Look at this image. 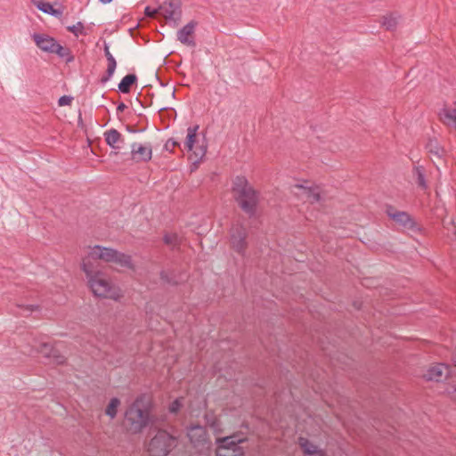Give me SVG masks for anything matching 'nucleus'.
Returning <instances> with one entry per match:
<instances>
[{
    "instance_id": "473e14b6",
    "label": "nucleus",
    "mask_w": 456,
    "mask_h": 456,
    "mask_svg": "<svg viewBox=\"0 0 456 456\" xmlns=\"http://www.w3.org/2000/svg\"><path fill=\"white\" fill-rule=\"evenodd\" d=\"M72 102V98L69 97V96H61L59 100H58V104L59 106H67V105H69Z\"/></svg>"
},
{
    "instance_id": "2eb2a0df",
    "label": "nucleus",
    "mask_w": 456,
    "mask_h": 456,
    "mask_svg": "<svg viewBox=\"0 0 456 456\" xmlns=\"http://www.w3.org/2000/svg\"><path fill=\"white\" fill-rule=\"evenodd\" d=\"M104 139L106 143L113 150L119 151L124 144V138L122 134L114 128L104 132Z\"/></svg>"
},
{
    "instance_id": "f8f14e48",
    "label": "nucleus",
    "mask_w": 456,
    "mask_h": 456,
    "mask_svg": "<svg viewBox=\"0 0 456 456\" xmlns=\"http://www.w3.org/2000/svg\"><path fill=\"white\" fill-rule=\"evenodd\" d=\"M449 376V367L438 363L429 367L427 371L423 374V378L428 381L440 382L445 379Z\"/></svg>"
},
{
    "instance_id": "dca6fc26",
    "label": "nucleus",
    "mask_w": 456,
    "mask_h": 456,
    "mask_svg": "<svg viewBox=\"0 0 456 456\" xmlns=\"http://www.w3.org/2000/svg\"><path fill=\"white\" fill-rule=\"evenodd\" d=\"M32 3L38 10L53 17L61 18L63 14V10L61 8L55 9L48 2L42 0H32Z\"/></svg>"
},
{
    "instance_id": "4c0bfd02",
    "label": "nucleus",
    "mask_w": 456,
    "mask_h": 456,
    "mask_svg": "<svg viewBox=\"0 0 456 456\" xmlns=\"http://www.w3.org/2000/svg\"><path fill=\"white\" fill-rule=\"evenodd\" d=\"M35 308H36V306H34V305H28L25 308V310L30 313V312L34 311Z\"/></svg>"
},
{
    "instance_id": "b1692460",
    "label": "nucleus",
    "mask_w": 456,
    "mask_h": 456,
    "mask_svg": "<svg viewBox=\"0 0 456 456\" xmlns=\"http://www.w3.org/2000/svg\"><path fill=\"white\" fill-rule=\"evenodd\" d=\"M429 153L435 155L437 158H441L444 155V149L440 146L436 139H430L426 146Z\"/></svg>"
},
{
    "instance_id": "0eeeda50",
    "label": "nucleus",
    "mask_w": 456,
    "mask_h": 456,
    "mask_svg": "<svg viewBox=\"0 0 456 456\" xmlns=\"http://www.w3.org/2000/svg\"><path fill=\"white\" fill-rule=\"evenodd\" d=\"M159 15L163 16L169 24L177 26L182 15L180 0H165L159 5Z\"/></svg>"
},
{
    "instance_id": "f03ea898",
    "label": "nucleus",
    "mask_w": 456,
    "mask_h": 456,
    "mask_svg": "<svg viewBox=\"0 0 456 456\" xmlns=\"http://www.w3.org/2000/svg\"><path fill=\"white\" fill-rule=\"evenodd\" d=\"M232 191L239 206L249 216L256 213L258 203V193L244 176H236L232 182Z\"/></svg>"
},
{
    "instance_id": "9d476101",
    "label": "nucleus",
    "mask_w": 456,
    "mask_h": 456,
    "mask_svg": "<svg viewBox=\"0 0 456 456\" xmlns=\"http://www.w3.org/2000/svg\"><path fill=\"white\" fill-rule=\"evenodd\" d=\"M387 216L403 229L412 230L415 226L413 219L404 211H398L391 206L386 210Z\"/></svg>"
},
{
    "instance_id": "c756f323",
    "label": "nucleus",
    "mask_w": 456,
    "mask_h": 456,
    "mask_svg": "<svg viewBox=\"0 0 456 456\" xmlns=\"http://www.w3.org/2000/svg\"><path fill=\"white\" fill-rule=\"evenodd\" d=\"M67 28L69 32L73 33L75 36L77 37L79 34L83 33L84 25L82 22L79 21L75 25L69 26Z\"/></svg>"
},
{
    "instance_id": "aec40b11",
    "label": "nucleus",
    "mask_w": 456,
    "mask_h": 456,
    "mask_svg": "<svg viewBox=\"0 0 456 456\" xmlns=\"http://www.w3.org/2000/svg\"><path fill=\"white\" fill-rule=\"evenodd\" d=\"M295 188L302 190L303 197H305L306 200H308L311 203L318 202L319 200H321V195L319 191H317L316 190L303 187L301 185H296Z\"/></svg>"
},
{
    "instance_id": "9b49d317",
    "label": "nucleus",
    "mask_w": 456,
    "mask_h": 456,
    "mask_svg": "<svg viewBox=\"0 0 456 456\" xmlns=\"http://www.w3.org/2000/svg\"><path fill=\"white\" fill-rule=\"evenodd\" d=\"M132 159L136 162H147L151 159L152 149L150 143L134 142L131 146Z\"/></svg>"
},
{
    "instance_id": "a211bd4d",
    "label": "nucleus",
    "mask_w": 456,
    "mask_h": 456,
    "mask_svg": "<svg viewBox=\"0 0 456 456\" xmlns=\"http://www.w3.org/2000/svg\"><path fill=\"white\" fill-rule=\"evenodd\" d=\"M37 352L43 354L45 357H54L57 363L64 362V359L62 356H59L56 354V351L53 348V346L45 342L39 344L37 348Z\"/></svg>"
},
{
    "instance_id": "5701e85b",
    "label": "nucleus",
    "mask_w": 456,
    "mask_h": 456,
    "mask_svg": "<svg viewBox=\"0 0 456 456\" xmlns=\"http://www.w3.org/2000/svg\"><path fill=\"white\" fill-rule=\"evenodd\" d=\"M400 20V15L397 13H390L382 18L381 24L387 30H393L396 28Z\"/></svg>"
},
{
    "instance_id": "f257e3e1",
    "label": "nucleus",
    "mask_w": 456,
    "mask_h": 456,
    "mask_svg": "<svg viewBox=\"0 0 456 456\" xmlns=\"http://www.w3.org/2000/svg\"><path fill=\"white\" fill-rule=\"evenodd\" d=\"M82 267L88 279L89 287L95 296L114 299L119 297L117 289L111 286L98 266L94 265L88 260H83Z\"/></svg>"
},
{
    "instance_id": "cd10ccee",
    "label": "nucleus",
    "mask_w": 456,
    "mask_h": 456,
    "mask_svg": "<svg viewBox=\"0 0 456 456\" xmlns=\"http://www.w3.org/2000/svg\"><path fill=\"white\" fill-rule=\"evenodd\" d=\"M53 53H57L60 57L69 56L67 61H73V57L69 55V49L61 46L59 43H56V47H54Z\"/></svg>"
},
{
    "instance_id": "bb28decb",
    "label": "nucleus",
    "mask_w": 456,
    "mask_h": 456,
    "mask_svg": "<svg viewBox=\"0 0 456 456\" xmlns=\"http://www.w3.org/2000/svg\"><path fill=\"white\" fill-rule=\"evenodd\" d=\"M414 175H416V183H418V185L422 189H426L427 183H426V179H425V175H424L422 167H415Z\"/></svg>"
},
{
    "instance_id": "4be33fe9",
    "label": "nucleus",
    "mask_w": 456,
    "mask_h": 456,
    "mask_svg": "<svg viewBox=\"0 0 456 456\" xmlns=\"http://www.w3.org/2000/svg\"><path fill=\"white\" fill-rule=\"evenodd\" d=\"M137 80V77L134 74H128L125 76L120 83L118 84V89L123 94L130 92L131 86Z\"/></svg>"
},
{
    "instance_id": "c85d7f7f",
    "label": "nucleus",
    "mask_w": 456,
    "mask_h": 456,
    "mask_svg": "<svg viewBox=\"0 0 456 456\" xmlns=\"http://www.w3.org/2000/svg\"><path fill=\"white\" fill-rule=\"evenodd\" d=\"M164 241L167 245L175 247L179 243L180 238L176 233H168L164 236Z\"/></svg>"
},
{
    "instance_id": "6e6552de",
    "label": "nucleus",
    "mask_w": 456,
    "mask_h": 456,
    "mask_svg": "<svg viewBox=\"0 0 456 456\" xmlns=\"http://www.w3.org/2000/svg\"><path fill=\"white\" fill-rule=\"evenodd\" d=\"M247 232L246 229L240 225L235 224L231 229V245L232 248L240 254H242L247 247Z\"/></svg>"
},
{
    "instance_id": "7c9ffc66",
    "label": "nucleus",
    "mask_w": 456,
    "mask_h": 456,
    "mask_svg": "<svg viewBox=\"0 0 456 456\" xmlns=\"http://www.w3.org/2000/svg\"><path fill=\"white\" fill-rule=\"evenodd\" d=\"M182 399H175L169 406V411L176 413L182 407Z\"/></svg>"
},
{
    "instance_id": "6ab92c4d",
    "label": "nucleus",
    "mask_w": 456,
    "mask_h": 456,
    "mask_svg": "<svg viewBox=\"0 0 456 456\" xmlns=\"http://www.w3.org/2000/svg\"><path fill=\"white\" fill-rule=\"evenodd\" d=\"M440 115L443 123L451 126L456 121V102L452 106L444 108Z\"/></svg>"
},
{
    "instance_id": "a19ab883",
    "label": "nucleus",
    "mask_w": 456,
    "mask_h": 456,
    "mask_svg": "<svg viewBox=\"0 0 456 456\" xmlns=\"http://www.w3.org/2000/svg\"><path fill=\"white\" fill-rule=\"evenodd\" d=\"M455 399H456V389H455V395H454Z\"/></svg>"
},
{
    "instance_id": "f704fd0d",
    "label": "nucleus",
    "mask_w": 456,
    "mask_h": 456,
    "mask_svg": "<svg viewBox=\"0 0 456 456\" xmlns=\"http://www.w3.org/2000/svg\"><path fill=\"white\" fill-rule=\"evenodd\" d=\"M161 278L162 280H164L165 281L170 283V282H173L172 279H170L167 275V273L166 272H162L161 273Z\"/></svg>"
},
{
    "instance_id": "a878e982",
    "label": "nucleus",
    "mask_w": 456,
    "mask_h": 456,
    "mask_svg": "<svg viewBox=\"0 0 456 456\" xmlns=\"http://www.w3.org/2000/svg\"><path fill=\"white\" fill-rule=\"evenodd\" d=\"M119 404L120 401L118 398H112L105 410V413L110 416V419H114L117 415Z\"/></svg>"
},
{
    "instance_id": "ddd939ff",
    "label": "nucleus",
    "mask_w": 456,
    "mask_h": 456,
    "mask_svg": "<svg viewBox=\"0 0 456 456\" xmlns=\"http://www.w3.org/2000/svg\"><path fill=\"white\" fill-rule=\"evenodd\" d=\"M36 45L42 51L53 53L57 41L47 34L34 33L31 35Z\"/></svg>"
},
{
    "instance_id": "e433bc0d",
    "label": "nucleus",
    "mask_w": 456,
    "mask_h": 456,
    "mask_svg": "<svg viewBox=\"0 0 456 456\" xmlns=\"http://www.w3.org/2000/svg\"><path fill=\"white\" fill-rule=\"evenodd\" d=\"M311 456H326V455L322 450H319L314 454H313Z\"/></svg>"
},
{
    "instance_id": "72a5a7b5",
    "label": "nucleus",
    "mask_w": 456,
    "mask_h": 456,
    "mask_svg": "<svg viewBox=\"0 0 456 456\" xmlns=\"http://www.w3.org/2000/svg\"><path fill=\"white\" fill-rule=\"evenodd\" d=\"M450 226L452 227V233L456 236V224L455 221H451L450 223L444 222V227L449 232L451 230Z\"/></svg>"
},
{
    "instance_id": "423d86ee",
    "label": "nucleus",
    "mask_w": 456,
    "mask_h": 456,
    "mask_svg": "<svg viewBox=\"0 0 456 456\" xmlns=\"http://www.w3.org/2000/svg\"><path fill=\"white\" fill-rule=\"evenodd\" d=\"M242 441V439H236L235 436L217 439L219 445L216 449V456H245L244 450L240 445Z\"/></svg>"
},
{
    "instance_id": "f3484780",
    "label": "nucleus",
    "mask_w": 456,
    "mask_h": 456,
    "mask_svg": "<svg viewBox=\"0 0 456 456\" xmlns=\"http://www.w3.org/2000/svg\"><path fill=\"white\" fill-rule=\"evenodd\" d=\"M104 53L107 58L108 67H107V70H106V76L102 77L101 79L102 83H106L107 81H109L111 78V77L113 76L114 72H115L116 67H117L116 60L113 57V55L110 53V52L109 50V46L106 44L104 45Z\"/></svg>"
},
{
    "instance_id": "1a4fd4ad",
    "label": "nucleus",
    "mask_w": 456,
    "mask_h": 456,
    "mask_svg": "<svg viewBox=\"0 0 456 456\" xmlns=\"http://www.w3.org/2000/svg\"><path fill=\"white\" fill-rule=\"evenodd\" d=\"M187 436L194 447H208V437L206 428L200 425H192L187 429Z\"/></svg>"
},
{
    "instance_id": "39448f33",
    "label": "nucleus",
    "mask_w": 456,
    "mask_h": 456,
    "mask_svg": "<svg viewBox=\"0 0 456 456\" xmlns=\"http://www.w3.org/2000/svg\"><path fill=\"white\" fill-rule=\"evenodd\" d=\"M176 445V437L165 430H159L148 445L151 456H167Z\"/></svg>"
},
{
    "instance_id": "58836bf2",
    "label": "nucleus",
    "mask_w": 456,
    "mask_h": 456,
    "mask_svg": "<svg viewBox=\"0 0 456 456\" xmlns=\"http://www.w3.org/2000/svg\"><path fill=\"white\" fill-rule=\"evenodd\" d=\"M112 0H100L102 4H110Z\"/></svg>"
},
{
    "instance_id": "ea45409f",
    "label": "nucleus",
    "mask_w": 456,
    "mask_h": 456,
    "mask_svg": "<svg viewBox=\"0 0 456 456\" xmlns=\"http://www.w3.org/2000/svg\"><path fill=\"white\" fill-rule=\"evenodd\" d=\"M452 126L455 128V130H456V121H455V123H452Z\"/></svg>"
},
{
    "instance_id": "4468645a",
    "label": "nucleus",
    "mask_w": 456,
    "mask_h": 456,
    "mask_svg": "<svg viewBox=\"0 0 456 456\" xmlns=\"http://www.w3.org/2000/svg\"><path fill=\"white\" fill-rule=\"evenodd\" d=\"M194 30L195 23L189 22L177 31V39L185 45L194 47L196 45L193 38Z\"/></svg>"
},
{
    "instance_id": "7ed1b4c3",
    "label": "nucleus",
    "mask_w": 456,
    "mask_h": 456,
    "mask_svg": "<svg viewBox=\"0 0 456 456\" xmlns=\"http://www.w3.org/2000/svg\"><path fill=\"white\" fill-rule=\"evenodd\" d=\"M150 421L149 409L143 399L139 397L127 408L125 413L124 425L129 432L137 434L147 427Z\"/></svg>"
},
{
    "instance_id": "393cba45",
    "label": "nucleus",
    "mask_w": 456,
    "mask_h": 456,
    "mask_svg": "<svg viewBox=\"0 0 456 456\" xmlns=\"http://www.w3.org/2000/svg\"><path fill=\"white\" fill-rule=\"evenodd\" d=\"M299 444L303 449L305 456H311L320 450L315 444H312L307 439L303 437L299 438Z\"/></svg>"
},
{
    "instance_id": "c9c22d12",
    "label": "nucleus",
    "mask_w": 456,
    "mask_h": 456,
    "mask_svg": "<svg viewBox=\"0 0 456 456\" xmlns=\"http://www.w3.org/2000/svg\"><path fill=\"white\" fill-rule=\"evenodd\" d=\"M126 108V104L123 102H120L117 107L118 112H122Z\"/></svg>"
},
{
    "instance_id": "2f4dec72",
    "label": "nucleus",
    "mask_w": 456,
    "mask_h": 456,
    "mask_svg": "<svg viewBox=\"0 0 456 456\" xmlns=\"http://www.w3.org/2000/svg\"><path fill=\"white\" fill-rule=\"evenodd\" d=\"M144 13L147 17L154 18L157 14L159 15V7L151 8V6H147L144 10Z\"/></svg>"
},
{
    "instance_id": "412c9836",
    "label": "nucleus",
    "mask_w": 456,
    "mask_h": 456,
    "mask_svg": "<svg viewBox=\"0 0 456 456\" xmlns=\"http://www.w3.org/2000/svg\"><path fill=\"white\" fill-rule=\"evenodd\" d=\"M199 126H190L187 129V136L184 142V148L187 149L188 151L193 150Z\"/></svg>"
},
{
    "instance_id": "20e7f679",
    "label": "nucleus",
    "mask_w": 456,
    "mask_h": 456,
    "mask_svg": "<svg viewBox=\"0 0 456 456\" xmlns=\"http://www.w3.org/2000/svg\"><path fill=\"white\" fill-rule=\"evenodd\" d=\"M88 260L94 265L100 268L97 260H102L106 263H113L121 267L132 268L131 257L121 252L110 248L101 247L99 245L94 246L88 256L84 259Z\"/></svg>"
}]
</instances>
